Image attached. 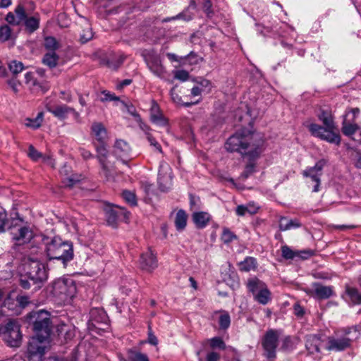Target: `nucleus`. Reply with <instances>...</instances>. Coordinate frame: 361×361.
Here are the masks:
<instances>
[{
  "instance_id": "nucleus-63",
  "label": "nucleus",
  "mask_w": 361,
  "mask_h": 361,
  "mask_svg": "<svg viewBox=\"0 0 361 361\" xmlns=\"http://www.w3.org/2000/svg\"><path fill=\"white\" fill-rule=\"evenodd\" d=\"M80 155L84 159H90L94 157V156L91 153L90 151L87 150L84 148L80 149Z\"/></svg>"
},
{
  "instance_id": "nucleus-29",
  "label": "nucleus",
  "mask_w": 361,
  "mask_h": 361,
  "mask_svg": "<svg viewBox=\"0 0 361 361\" xmlns=\"http://www.w3.org/2000/svg\"><path fill=\"white\" fill-rule=\"evenodd\" d=\"M95 150L97 152L96 158L99 164L109 161L108 160L109 151L106 148V143L95 145Z\"/></svg>"
},
{
  "instance_id": "nucleus-14",
  "label": "nucleus",
  "mask_w": 361,
  "mask_h": 361,
  "mask_svg": "<svg viewBox=\"0 0 361 361\" xmlns=\"http://www.w3.org/2000/svg\"><path fill=\"white\" fill-rule=\"evenodd\" d=\"M130 147L123 140H117L114 145L113 153L123 164L128 165Z\"/></svg>"
},
{
  "instance_id": "nucleus-2",
  "label": "nucleus",
  "mask_w": 361,
  "mask_h": 361,
  "mask_svg": "<svg viewBox=\"0 0 361 361\" xmlns=\"http://www.w3.org/2000/svg\"><path fill=\"white\" fill-rule=\"evenodd\" d=\"M30 319L33 322V328L37 335L29 341L27 358L29 361H42L51 331L50 314L47 311L39 310L32 312Z\"/></svg>"
},
{
  "instance_id": "nucleus-27",
  "label": "nucleus",
  "mask_w": 361,
  "mask_h": 361,
  "mask_svg": "<svg viewBox=\"0 0 361 361\" xmlns=\"http://www.w3.org/2000/svg\"><path fill=\"white\" fill-rule=\"evenodd\" d=\"M246 286L249 292L252 293L253 295L267 286L265 283L257 277L249 279L247 281Z\"/></svg>"
},
{
  "instance_id": "nucleus-17",
  "label": "nucleus",
  "mask_w": 361,
  "mask_h": 361,
  "mask_svg": "<svg viewBox=\"0 0 361 361\" xmlns=\"http://www.w3.org/2000/svg\"><path fill=\"white\" fill-rule=\"evenodd\" d=\"M140 265L143 270L151 272L157 267L155 255L151 250H147L140 256Z\"/></svg>"
},
{
  "instance_id": "nucleus-35",
  "label": "nucleus",
  "mask_w": 361,
  "mask_h": 361,
  "mask_svg": "<svg viewBox=\"0 0 361 361\" xmlns=\"http://www.w3.org/2000/svg\"><path fill=\"white\" fill-rule=\"evenodd\" d=\"M359 126L355 123L348 122L345 118L342 123V132L345 135L353 137L359 129Z\"/></svg>"
},
{
  "instance_id": "nucleus-59",
  "label": "nucleus",
  "mask_w": 361,
  "mask_h": 361,
  "mask_svg": "<svg viewBox=\"0 0 361 361\" xmlns=\"http://www.w3.org/2000/svg\"><path fill=\"white\" fill-rule=\"evenodd\" d=\"M8 85L12 89L14 93L19 92L18 87L20 86V82L16 78H12L7 81Z\"/></svg>"
},
{
  "instance_id": "nucleus-52",
  "label": "nucleus",
  "mask_w": 361,
  "mask_h": 361,
  "mask_svg": "<svg viewBox=\"0 0 361 361\" xmlns=\"http://www.w3.org/2000/svg\"><path fill=\"white\" fill-rule=\"evenodd\" d=\"M146 138L150 143V145L152 146L154 149L159 153H162V149L159 143L156 140V139L152 136L150 132H147Z\"/></svg>"
},
{
  "instance_id": "nucleus-34",
  "label": "nucleus",
  "mask_w": 361,
  "mask_h": 361,
  "mask_svg": "<svg viewBox=\"0 0 361 361\" xmlns=\"http://www.w3.org/2000/svg\"><path fill=\"white\" fill-rule=\"evenodd\" d=\"M59 59V56L56 52L49 51L44 54L42 63L50 68H54L57 66Z\"/></svg>"
},
{
  "instance_id": "nucleus-11",
  "label": "nucleus",
  "mask_w": 361,
  "mask_h": 361,
  "mask_svg": "<svg viewBox=\"0 0 361 361\" xmlns=\"http://www.w3.org/2000/svg\"><path fill=\"white\" fill-rule=\"evenodd\" d=\"M12 240L16 245H20L29 243L33 238V232L29 226L14 227L11 230Z\"/></svg>"
},
{
  "instance_id": "nucleus-24",
  "label": "nucleus",
  "mask_w": 361,
  "mask_h": 361,
  "mask_svg": "<svg viewBox=\"0 0 361 361\" xmlns=\"http://www.w3.org/2000/svg\"><path fill=\"white\" fill-rule=\"evenodd\" d=\"M192 220L198 228H204L211 220V215L205 212H197L193 213Z\"/></svg>"
},
{
  "instance_id": "nucleus-22",
  "label": "nucleus",
  "mask_w": 361,
  "mask_h": 361,
  "mask_svg": "<svg viewBox=\"0 0 361 361\" xmlns=\"http://www.w3.org/2000/svg\"><path fill=\"white\" fill-rule=\"evenodd\" d=\"M47 111L59 119H65L71 113L77 114L73 108L66 104L58 105L54 107H47Z\"/></svg>"
},
{
  "instance_id": "nucleus-25",
  "label": "nucleus",
  "mask_w": 361,
  "mask_h": 361,
  "mask_svg": "<svg viewBox=\"0 0 361 361\" xmlns=\"http://www.w3.org/2000/svg\"><path fill=\"white\" fill-rule=\"evenodd\" d=\"M150 119L152 122L157 124L165 125L166 123V120L160 112L158 104L154 100L152 102L150 108Z\"/></svg>"
},
{
  "instance_id": "nucleus-6",
  "label": "nucleus",
  "mask_w": 361,
  "mask_h": 361,
  "mask_svg": "<svg viewBox=\"0 0 361 361\" xmlns=\"http://www.w3.org/2000/svg\"><path fill=\"white\" fill-rule=\"evenodd\" d=\"M0 335L11 347H18L22 342L20 324L16 319H9L0 326Z\"/></svg>"
},
{
  "instance_id": "nucleus-32",
  "label": "nucleus",
  "mask_w": 361,
  "mask_h": 361,
  "mask_svg": "<svg viewBox=\"0 0 361 361\" xmlns=\"http://www.w3.org/2000/svg\"><path fill=\"white\" fill-rule=\"evenodd\" d=\"M257 268V260L252 257H247L243 262L239 263V269L242 271H250Z\"/></svg>"
},
{
  "instance_id": "nucleus-12",
  "label": "nucleus",
  "mask_w": 361,
  "mask_h": 361,
  "mask_svg": "<svg viewBox=\"0 0 361 361\" xmlns=\"http://www.w3.org/2000/svg\"><path fill=\"white\" fill-rule=\"evenodd\" d=\"M145 61L148 68L154 75L161 79H165L166 70L159 55L149 54L145 58Z\"/></svg>"
},
{
  "instance_id": "nucleus-30",
  "label": "nucleus",
  "mask_w": 361,
  "mask_h": 361,
  "mask_svg": "<svg viewBox=\"0 0 361 361\" xmlns=\"http://www.w3.org/2000/svg\"><path fill=\"white\" fill-rule=\"evenodd\" d=\"M187 219L188 215L184 210L180 209L177 212L174 223L178 231H183L185 229L187 225Z\"/></svg>"
},
{
  "instance_id": "nucleus-56",
  "label": "nucleus",
  "mask_w": 361,
  "mask_h": 361,
  "mask_svg": "<svg viewBox=\"0 0 361 361\" xmlns=\"http://www.w3.org/2000/svg\"><path fill=\"white\" fill-rule=\"evenodd\" d=\"M16 300L20 312L29 304V298L25 295H20L16 298Z\"/></svg>"
},
{
  "instance_id": "nucleus-10",
  "label": "nucleus",
  "mask_w": 361,
  "mask_h": 361,
  "mask_svg": "<svg viewBox=\"0 0 361 361\" xmlns=\"http://www.w3.org/2000/svg\"><path fill=\"white\" fill-rule=\"evenodd\" d=\"M158 184L160 190L166 192L172 187V169L166 162H161L158 174Z\"/></svg>"
},
{
  "instance_id": "nucleus-20",
  "label": "nucleus",
  "mask_w": 361,
  "mask_h": 361,
  "mask_svg": "<svg viewBox=\"0 0 361 361\" xmlns=\"http://www.w3.org/2000/svg\"><path fill=\"white\" fill-rule=\"evenodd\" d=\"M342 297L347 302L352 305L361 304V292L348 285L345 286V290Z\"/></svg>"
},
{
  "instance_id": "nucleus-47",
  "label": "nucleus",
  "mask_w": 361,
  "mask_h": 361,
  "mask_svg": "<svg viewBox=\"0 0 361 361\" xmlns=\"http://www.w3.org/2000/svg\"><path fill=\"white\" fill-rule=\"evenodd\" d=\"M9 70L14 74H18L24 69V66L22 62L17 61H12L8 65Z\"/></svg>"
},
{
  "instance_id": "nucleus-5",
  "label": "nucleus",
  "mask_w": 361,
  "mask_h": 361,
  "mask_svg": "<svg viewBox=\"0 0 361 361\" xmlns=\"http://www.w3.org/2000/svg\"><path fill=\"white\" fill-rule=\"evenodd\" d=\"M26 276L35 285V289H39L48 278L45 264L38 260L30 259L25 264Z\"/></svg>"
},
{
  "instance_id": "nucleus-46",
  "label": "nucleus",
  "mask_w": 361,
  "mask_h": 361,
  "mask_svg": "<svg viewBox=\"0 0 361 361\" xmlns=\"http://www.w3.org/2000/svg\"><path fill=\"white\" fill-rule=\"evenodd\" d=\"M25 82L30 88L39 86V82L35 79V73L32 72H27L25 74Z\"/></svg>"
},
{
  "instance_id": "nucleus-40",
  "label": "nucleus",
  "mask_w": 361,
  "mask_h": 361,
  "mask_svg": "<svg viewBox=\"0 0 361 361\" xmlns=\"http://www.w3.org/2000/svg\"><path fill=\"white\" fill-rule=\"evenodd\" d=\"M13 32L9 25L5 24L0 26V41L7 42L12 39Z\"/></svg>"
},
{
  "instance_id": "nucleus-61",
  "label": "nucleus",
  "mask_w": 361,
  "mask_h": 361,
  "mask_svg": "<svg viewBox=\"0 0 361 361\" xmlns=\"http://www.w3.org/2000/svg\"><path fill=\"white\" fill-rule=\"evenodd\" d=\"M212 4L210 0H203L202 8L208 16H209V15L213 13L212 10Z\"/></svg>"
},
{
  "instance_id": "nucleus-33",
  "label": "nucleus",
  "mask_w": 361,
  "mask_h": 361,
  "mask_svg": "<svg viewBox=\"0 0 361 361\" xmlns=\"http://www.w3.org/2000/svg\"><path fill=\"white\" fill-rule=\"evenodd\" d=\"M254 299L259 304L267 305L271 300V292L267 286L253 295Z\"/></svg>"
},
{
  "instance_id": "nucleus-8",
  "label": "nucleus",
  "mask_w": 361,
  "mask_h": 361,
  "mask_svg": "<svg viewBox=\"0 0 361 361\" xmlns=\"http://www.w3.org/2000/svg\"><path fill=\"white\" fill-rule=\"evenodd\" d=\"M308 129L312 135L325 140L329 143L338 145L341 142V137L336 131V129L329 128L325 126H320L317 123H311L308 126Z\"/></svg>"
},
{
  "instance_id": "nucleus-9",
  "label": "nucleus",
  "mask_w": 361,
  "mask_h": 361,
  "mask_svg": "<svg viewBox=\"0 0 361 361\" xmlns=\"http://www.w3.org/2000/svg\"><path fill=\"white\" fill-rule=\"evenodd\" d=\"M326 164L325 159L319 160L314 166L307 167L302 174L304 178H308L307 184H314L312 192H317L320 190L321 177L324 166Z\"/></svg>"
},
{
  "instance_id": "nucleus-37",
  "label": "nucleus",
  "mask_w": 361,
  "mask_h": 361,
  "mask_svg": "<svg viewBox=\"0 0 361 361\" xmlns=\"http://www.w3.org/2000/svg\"><path fill=\"white\" fill-rule=\"evenodd\" d=\"M44 114L42 112L38 113L37 116L35 118H27L25 119V126L32 128L37 129L42 126V123L43 121Z\"/></svg>"
},
{
  "instance_id": "nucleus-1",
  "label": "nucleus",
  "mask_w": 361,
  "mask_h": 361,
  "mask_svg": "<svg viewBox=\"0 0 361 361\" xmlns=\"http://www.w3.org/2000/svg\"><path fill=\"white\" fill-rule=\"evenodd\" d=\"M225 149L229 152H238L250 161L247 164L242 176L247 178L255 171V164L264 152V140L259 133L241 130L230 136L225 143Z\"/></svg>"
},
{
  "instance_id": "nucleus-51",
  "label": "nucleus",
  "mask_w": 361,
  "mask_h": 361,
  "mask_svg": "<svg viewBox=\"0 0 361 361\" xmlns=\"http://www.w3.org/2000/svg\"><path fill=\"white\" fill-rule=\"evenodd\" d=\"M102 94L104 95L103 97H101L100 100L102 102H110V101H116L118 102L120 100L119 97L116 96L115 94L111 93L109 91L104 90L102 92Z\"/></svg>"
},
{
  "instance_id": "nucleus-21",
  "label": "nucleus",
  "mask_w": 361,
  "mask_h": 361,
  "mask_svg": "<svg viewBox=\"0 0 361 361\" xmlns=\"http://www.w3.org/2000/svg\"><path fill=\"white\" fill-rule=\"evenodd\" d=\"M1 311L4 314L10 315L19 314L21 313L16 298H13L11 296L7 297L4 300Z\"/></svg>"
},
{
  "instance_id": "nucleus-26",
  "label": "nucleus",
  "mask_w": 361,
  "mask_h": 361,
  "mask_svg": "<svg viewBox=\"0 0 361 361\" xmlns=\"http://www.w3.org/2000/svg\"><path fill=\"white\" fill-rule=\"evenodd\" d=\"M259 208L255 202H250L246 205H238L235 209V213L240 216H243L246 214H255L258 212Z\"/></svg>"
},
{
  "instance_id": "nucleus-38",
  "label": "nucleus",
  "mask_w": 361,
  "mask_h": 361,
  "mask_svg": "<svg viewBox=\"0 0 361 361\" xmlns=\"http://www.w3.org/2000/svg\"><path fill=\"white\" fill-rule=\"evenodd\" d=\"M44 47L47 50L55 52L60 47V44L55 37L48 36L44 37Z\"/></svg>"
},
{
  "instance_id": "nucleus-3",
  "label": "nucleus",
  "mask_w": 361,
  "mask_h": 361,
  "mask_svg": "<svg viewBox=\"0 0 361 361\" xmlns=\"http://www.w3.org/2000/svg\"><path fill=\"white\" fill-rule=\"evenodd\" d=\"M46 252L49 259L61 260L63 264L71 261L73 257V245L63 241L60 237H54L47 243Z\"/></svg>"
},
{
  "instance_id": "nucleus-18",
  "label": "nucleus",
  "mask_w": 361,
  "mask_h": 361,
  "mask_svg": "<svg viewBox=\"0 0 361 361\" xmlns=\"http://www.w3.org/2000/svg\"><path fill=\"white\" fill-rule=\"evenodd\" d=\"M91 135L99 144H106L108 140L106 128L100 122H94L92 124Z\"/></svg>"
},
{
  "instance_id": "nucleus-48",
  "label": "nucleus",
  "mask_w": 361,
  "mask_h": 361,
  "mask_svg": "<svg viewBox=\"0 0 361 361\" xmlns=\"http://www.w3.org/2000/svg\"><path fill=\"white\" fill-rule=\"evenodd\" d=\"M210 346L212 348H219L224 350L226 348V344L220 337H214L209 340Z\"/></svg>"
},
{
  "instance_id": "nucleus-23",
  "label": "nucleus",
  "mask_w": 361,
  "mask_h": 361,
  "mask_svg": "<svg viewBox=\"0 0 361 361\" xmlns=\"http://www.w3.org/2000/svg\"><path fill=\"white\" fill-rule=\"evenodd\" d=\"M317 117L324 126L329 128L336 129L332 112L330 109H321L317 114Z\"/></svg>"
},
{
  "instance_id": "nucleus-36",
  "label": "nucleus",
  "mask_w": 361,
  "mask_h": 361,
  "mask_svg": "<svg viewBox=\"0 0 361 361\" xmlns=\"http://www.w3.org/2000/svg\"><path fill=\"white\" fill-rule=\"evenodd\" d=\"M91 320L96 323H106L107 315L102 309H93L90 312Z\"/></svg>"
},
{
  "instance_id": "nucleus-64",
  "label": "nucleus",
  "mask_w": 361,
  "mask_h": 361,
  "mask_svg": "<svg viewBox=\"0 0 361 361\" xmlns=\"http://www.w3.org/2000/svg\"><path fill=\"white\" fill-rule=\"evenodd\" d=\"M170 95L174 102L176 104H180L181 102V97H179V95L176 92V88L173 87L170 90Z\"/></svg>"
},
{
  "instance_id": "nucleus-45",
  "label": "nucleus",
  "mask_w": 361,
  "mask_h": 361,
  "mask_svg": "<svg viewBox=\"0 0 361 361\" xmlns=\"http://www.w3.org/2000/svg\"><path fill=\"white\" fill-rule=\"evenodd\" d=\"M219 326L221 329H227L231 324V318L228 313L224 312L219 318Z\"/></svg>"
},
{
  "instance_id": "nucleus-49",
  "label": "nucleus",
  "mask_w": 361,
  "mask_h": 361,
  "mask_svg": "<svg viewBox=\"0 0 361 361\" xmlns=\"http://www.w3.org/2000/svg\"><path fill=\"white\" fill-rule=\"evenodd\" d=\"M8 222L6 210L0 206V233L5 231V227Z\"/></svg>"
},
{
  "instance_id": "nucleus-54",
  "label": "nucleus",
  "mask_w": 361,
  "mask_h": 361,
  "mask_svg": "<svg viewBox=\"0 0 361 361\" xmlns=\"http://www.w3.org/2000/svg\"><path fill=\"white\" fill-rule=\"evenodd\" d=\"M147 343L152 345H157L158 344V339L157 336L154 334L152 327L150 325H148V333H147Z\"/></svg>"
},
{
  "instance_id": "nucleus-4",
  "label": "nucleus",
  "mask_w": 361,
  "mask_h": 361,
  "mask_svg": "<svg viewBox=\"0 0 361 361\" xmlns=\"http://www.w3.org/2000/svg\"><path fill=\"white\" fill-rule=\"evenodd\" d=\"M59 303L70 302L76 293V286L72 279H59L52 283L51 291Z\"/></svg>"
},
{
  "instance_id": "nucleus-62",
  "label": "nucleus",
  "mask_w": 361,
  "mask_h": 361,
  "mask_svg": "<svg viewBox=\"0 0 361 361\" xmlns=\"http://www.w3.org/2000/svg\"><path fill=\"white\" fill-rule=\"evenodd\" d=\"M220 355L216 352H210L206 356V361H218Z\"/></svg>"
},
{
  "instance_id": "nucleus-50",
  "label": "nucleus",
  "mask_w": 361,
  "mask_h": 361,
  "mask_svg": "<svg viewBox=\"0 0 361 361\" xmlns=\"http://www.w3.org/2000/svg\"><path fill=\"white\" fill-rule=\"evenodd\" d=\"M122 195H123V199L128 203H129L130 205H133V206L136 205V204H137L136 197L133 192L128 191V190H125L123 192Z\"/></svg>"
},
{
  "instance_id": "nucleus-16",
  "label": "nucleus",
  "mask_w": 361,
  "mask_h": 361,
  "mask_svg": "<svg viewBox=\"0 0 361 361\" xmlns=\"http://www.w3.org/2000/svg\"><path fill=\"white\" fill-rule=\"evenodd\" d=\"M350 339L347 337H329L326 349L329 351H342L348 348L350 345Z\"/></svg>"
},
{
  "instance_id": "nucleus-60",
  "label": "nucleus",
  "mask_w": 361,
  "mask_h": 361,
  "mask_svg": "<svg viewBox=\"0 0 361 361\" xmlns=\"http://www.w3.org/2000/svg\"><path fill=\"white\" fill-rule=\"evenodd\" d=\"M6 20L8 23L13 25H20L19 20L17 19L16 16L12 13L9 12L6 16Z\"/></svg>"
},
{
  "instance_id": "nucleus-41",
  "label": "nucleus",
  "mask_w": 361,
  "mask_h": 361,
  "mask_svg": "<svg viewBox=\"0 0 361 361\" xmlns=\"http://www.w3.org/2000/svg\"><path fill=\"white\" fill-rule=\"evenodd\" d=\"M221 239L225 244H228L234 240H236L237 235L234 234L228 228L224 227L222 229Z\"/></svg>"
},
{
  "instance_id": "nucleus-19",
  "label": "nucleus",
  "mask_w": 361,
  "mask_h": 361,
  "mask_svg": "<svg viewBox=\"0 0 361 361\" xmlns=\"http://www.w3.org/2000/svg\"><path fill=\"white\" fill-rule=\"evenodd\" d=\"M100 165L99 176L104 179L106 182H115L118 173L114 165L110 161L103 163Z\"/></svg>"
},
{
  "instance_id": "nucleus-7",
  "label": "nucleus",
  "mask_w": 361,
  "mask_h": 361,
  "mask_svg": "<svg viewBox=\"0 0 361 361\" xmlns=\"http://www.w3.org/2000/svg\"><path fill=\"white\" fill-rule=\"evenodd\" d=\"M279 336V331L271 329L267 330L262 338L264 355L268 360H274L276 357Z\"/></svg>"
},
{
  "instance_id": "nucleus-28",
  "label": "nucleus",
  "mask_w": 361,
  "mask_h": 361,
  "mask_svg": "<svg viewBox=\"0 0 361 361\" xmlns=\"http://www.w3.org/2000/svg\"><path fill=\"white\" fill-rule=\"evenodd\" d=\"M301 226L300 221L295 219H288L286 217H281L279 221V228L281 231H287Z\"/></svg>"
},
{
  "instance_id": "nucleus-53",
  "label": "nucleus",
  "mask_w": 361,
  "mask_h": 361,
  "mask_svg": "<svg viewBox=\"0 0 361 361\" xmlns=\"http://www.w3.org/2000/svg\"><path fill=\"white\" fill-rule=\"evenodd\" d=\"M15 13L16 14V18L19 20L20 23L23 22L27 18L25 8L22 6H17V8L15 10Z\"/></svg>"
},
{
  "instance_id": "nucleus-58",
  "label": "nucleus",
  "mask_w": 361,
  "mask_h": 361,
  "mask_svg": "<svg viewBox=\"0 0 361 361\" xmlns=\"http://www.w3.org/2000/svg\"><path fill=\"white\" fill-rule=\"evenodd\" d=\"M93 37V33L92 30L88 28L85 30H83L82 34L80 35V41L82 43H86L89 40H90Z\"/></svg>"
},
{
  "instance_id": "nucleus-43",
  "label": "nucleus",
  "mask_w": 361,
  "mask_h": 361,
  "mask_svg": "<svg viewBox=\"0 0 361 361\" xmlns=\"http://www.w3.org/2000/svg\"><path fill=\"white\" fill-rule=\"evenodd\" d=\"M195 85L199 86V88H200L204 93L210 92L212 88V82L209 80L204 78H200L197 80Z\"/></svg>"
},
{
  "instance_id": "nucleus-31",
  "label": "nucleus",
  "mask_w": 361,
  "mask_h": 361,
  "mask_svg": "<svg viewBox=\"0 0 361 361\" xmlns=\"http://www.w3.org/2000/svg\"><path fill=\"white\" fill-rule=\"evenodd\" d=\"M39 16L38 14H36L32 17H27L23 22L25 23L26 30L29 32H33L39 28Z\"/></svg>"
},
{
  "instance_id": "nucleus-15",
  "label": "nucleus",
  "mask_w": 361,
  "mask_h": 361,
  "mask_svg": "<svg viewBox=\"0 0 361 361\" xmlns=\"http://www.w3.org/2000/svg\"><path fill=\"white\" fill-rule=\"evenodd\" d=\"M324 341L319 334H310L305 336V348L310 354L319 353Z\"/></svg>"
},
{
  "instance_id": "nucleus-44",
  "label": "nucleus",
  "mask_w": 361,
  "mask_h": 361,
  "mask_svg": "<svg viewBox=\"0 0 361 361\" xmlns=\"http://www.w3.org/2000/svg\"><path fill=\"white\" fill-rule=\"evenodd\" d=\"M281 255L286 259H293L299 254L298 252L293 251L290 247L285 245L281 247Z\"/></svg>"
},
{
  "instance_id": "nucleus-57",
  "label": "nucleus",
  "mask_w": 361,
  "mask_h": 361,
  "mask_svg": "<svg viewBox=\"0 0 361 361\" xmlns=\"http://www.w3.org/2000/svg\"><path fill=\"white\" fill-rule=\"evenodd\" d=\"M28 155L34 161H37L39 158L42 157V154L39 152L32 145L29 147Z\"/></svg>"
},
{
  "instance_id": "nucleus-42",
  "label": "nucleus",
  "mask_w": 361,
  "mask_h": 361,
  "mask_svg": "<svg viewBox=\"0 0 361 361\" xmlns=\"http://www.w3.org/2000/svg\"><path fill=\"white\" fill-rule=\"evenodd\" d=\"M105 216L108 224L114 226L116 224L118 214L116 209L110 208L105 210Z\"/></svg>"
},
{
  "instance_id": "nucleus-55",
  "label": "nucleus",
  "mask_w": 361,
  "mask_h": 361,
  "mask_svg": "<svg viewBox=\"0 0 361 361\" xmlns=\"http://www.w3.org/2000/svg\"><path fill=\"white\" fill-rule=\"evenodd\" d=\"M174 78L180 81H186L189 78V73L185 70H179L175 72Z\"/></svg>"
},
{
  "instance_id": "nucleus-39",
  "label": "nucleus",
  "mask_w": 361,
  "mask_h": 361,
  "mask_svg": "<svg viewBox=\"0 0 361 361\" xmlns=\"http://www.w3.org/2000/svg\"><path fill=\"white\" fill-rule=\"evenodd\" d=\"M128 355L130 361H149L146 354L134 349L128 350Z\"/></svg>"
},
{
  "instance_id": "nucleus-13",
  "label": "nucleus",
  "mask_w": 361,
  "mask_h": 361,
  "mask_svg": "<svg viewBox=\"0 0 361 361\" xmlns=\"http://www.w3.org/2000/svg\"><path fill=\"white\" fill-rule=\"evenodd\" d=\"M306 293L317 300H326L331 297L334 293L331 286H323L319 283H314L312 288L306 290Z\"/></svg>"
}]
</instances>
